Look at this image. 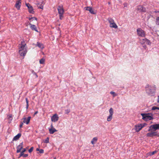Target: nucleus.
<instances>
[{"mask_svg":"<svg viewBox=\"0 0 159 159\" xmlns=\"http://www.w3.org/2000/svg\"><path fill=\"white\" fill-rule=\"evenodd\" d=\"M49 133L51 134H53L55 132L57 131L55 128H50L49 129Z\"/></svg>","mask_w":159,"mask_h":159,"instance_id":"nucleus-20","label":"nucleus"},{"mask_svg":"<svg viewBox=\"0 0 159 159\" xmlns=\"http://www.w3.org/2000/svg\"><path fill=\"white\" fill-rule=\"evenodd\" d=\"M110 93L113 95V97L116 96L117 95V94L115 92L113 91H111L110 92Z\"/></svg>","mask_w":159,"mask_h":159,"instance_id":"nucleus-26","label":"nucleus"},{"mask_svg":"<svg viewBox=\"0 0 159 159\" xmlns=\"http://www.w3.org/2000/svg\"><path fill=\"white\" fill-rule=\"evenodd\" d=\"M29 24L30 26V28L32 30H35L37 32H38L37 28L35 25H32L30 23Z\"/></svg>","mask_w":159,"mask_h":159,"instance_id":"nucleus-17","label":"nucleus"},{"mask_svg":"<svg viewBox=\"0 0 159 159\" xmlns=\"http://www.w3.org/2000/svg\"><path fill=\"white\" fill-rule=\"evenodd\" d=\"M38 113V111H35L34 114V116L35 115L37 114V113Z\"/></svg>","mask_w":159,"mask_h":159,"instance_id":"nucleus-47","label":"nucleus"},{"mask_svg":"<svg viewBox=\"0 0 159 159\" xmlns=\"http://www.w3.org/2000/svg\"><path fill=\"white\" fill-rule=\"evenodd\" d=\"M137 10L140 12H145L146 11V8L141 5H139L137 7Z\"/></svg>","mask_w":159,"mask_h":159,"instance_id":"nucleus-5","label":"nucleus"},{"mask_svg":"<svg viewBox=\"0 0 159 159\" xmlns=\"http://www.w3.org/2000/svg\"><path fill=\"white\" fill-rule=\"evenodd\" d=\"M25 100L26 101V109H27L29 107V102L28 100V99L27 98H25Z\"/></svg>","mask_w":159,"mask_h":159,"instance_id":"nucleus-32","label":"nucleus"},{"mask_svg":"<svg viewBox=\"0 0 159 159\" xmlns=\"http://www.w3.org/2000/svg\"><path fill=\"white\" fill-rule=\"evenodd\" d=\"M23 42L25 43V41H22L21 43L19 44V45H20L19 47V49H20L19 50H24L26 49V48H25L26 44L25 43L23 44Z\"/></svg>","mask_w":159,"mask_h":159,"instance_id":"nucleus-11","label":"nucleus"},{"mask_svg":"<svg viewBox=\"0 0 159 159\" xmlns=\"http://www.w3.org/2000/svg\"><path fill=\"white\" fill-rule=\"evenodd\" d=\"M38 7L39 8L43 9V6L39 3H38Z\"/></svg>","mask_w":159,"mask_h":159,"instance_id":"nucleus-33","label":"nucleus"},{"mask_svg":"<svg viewBox=\"0 0 159 159\" xmlns=\"http://www.w3.org/2000/svg\"><path fill=\"white\" fill-rule=\"evenodd\" d=\"M34 74L36 75V77H38V76L37 75L36 73H34Z\"/></svg>","mask_w":159,"mask_h":159,"instance_id":"nucleus-51","label":"nucleus"},{"mask_svg":"<svg viewBox=\"0 0 159 159\" xmlns=\"http://www.w3.org/2000/svg\"><path fill=\"white\" fill-rule=\"evenodd\" d=\"M97 140L98 138L97 137H94L93 139L91 141V143L93 144H94L97 141Z\"/></svg>","mask_w":159,"mask_h":159,"instance_id":"nucleus-23","label":"nucleus"},{"mask_svg":"<svg viewBox=\"0 0 159 159\" xmlns=\"http://www.w3.org/2000/svg\"><path fill=\"white\" fill-rule=\"evenodd\" d=\"M13 159H15V158H13Z\"/></svg>","mask_w":159,"mask_h":159,"instance_id":"nucleus-58","label":"nucleus"},{"mask_svg":"<svg viewBox=\"0 0 159 159\" xmlns=\"http://www.w3.org/2000/svg\"><path fill=\"white\" fill-rule=\"evenodd\" d=\"M23 123H24L23 122H21L20 123V128H21L22 127L23 125Z\"/></svg>","mask_w":159,"mask_h":159,"instance_id":"nucleus-42","label":"nucleus"},{"mask_svg":"<svg viewBox=\"0 0 159 159\" xmlns=\"http://www.w3.org/2000/svg\"><path fill=\"white\" fill-rule=\"evenodd\" d=\"M143 47H146V46H145H145H143Z\"/></svg>","mask_w":159,"mask_h":159,"instance_id":"nucleus-55","label":"nucleus"},{"mask_svg":"<svg viewBox=\"0 0 159 159\" xmlns=\"http://www.w3.org/2000/svg\"><path fill=\"white\" fill-rule=\"evenodd\" d=\"M57 159L56 157H55L54 158V159Z\"/></svg>","mask_w":159,"mask_h":159,"instance_id":"nucleus-54","label":"nucleus"},{"mask_svg":"<svg viewBox=\"0 0 159 159\" xmlns=\"http://www.w3.org/2000/svg\"><path fill=\"white\" fill-rule=\"evenodd\" d=\"M145 89L146 92L148 95H152L153 94L154 91L152 89V86L148 84L146 85Z\"/></svg>","mask_w":159,"mask_h":159,"instance_id":"nucleus-2","label":"nucleus"},{"mask_svg":"<svg viewBox=\"0 0 159 159\" xmlns=\"http://www.w3.org/2000/svg\"><path fill=\"white\" fill-rule=\"evenodd\" d=\"M23 152H20V153L19 155V156L18 157V158H20L21 157L23 156Z\"/></svg>","mask_w":159,"mask_h":159,"instance_id":"nucleus-36","label":"nucleus"},{"mask_svg":"<svg viewBox=\"0 0 159 159\" xmlns=\"http://www.w3.org/2000/svg\"><path fill=\"white\" fill-rule=\"evenodd\" d=\"M33 149H34V147H31V148H30V149H29V150H28L29 152L30 153H31V152H32V151L33 150Z\"/></svg>","mask_w":159,"mask_h":159,"instance_id":"nucleus-35","label":"nucleus"},{"mask_svg":"<svg viewBox=\"0 0 159 159\" xmlns=\"http://www.w3.org/2000/svg\"><path fill=\"white\" fill-rule=\"evenodd\" d=\"M158 97H159V95L158 96Z\"/></svg>","mask_w":159,"mask_h":159,"instance_id":"nucleus-57","label":"nucleus"},{"mask_svg":"<svg viewBox=\"0 0 159 159\" xmlns=\"http://www.w3.org/2000/svg\"><path fill=\"white\" fill-rule=\"evenodd\" d=\"M156 24L159 25V17H157L156 21Z\"/></svg>","mask_w":159,"mask_h":159,"instance_id":"nucleus-29","label":"nucleus"},{"mask_svg":"<svg viewBox=\"0 0 159 159\" xmlns=\"http://www.w3.org/2000/svg\"><path fill=\"white\" fill-rule=\"evenodd\" d=\"M112 115H109V116L107 117V120L108 121H111L112 120Z\"/></svg>","mask_w":159,"mask_h":159,"instance_id":"nucleus-25","label":"nucleus"},{"mask_svg":"<svg viewBox=\"0 0 159 159\" xmlns=\"http://www.w3.org/2000/svg\"><path fill=\"white\" fill-rule=\"evenodd\" d=\"M109 113H110V115H113V109H112V108H111L109 109Z\"/></svg>","mask_w":159,"mask_h":159,"instance_id":"nucleus-28","label":"nucleus"},{"mask_svg":"<svg viewBox=\"0 0 159 159\" xmlns=\"http://www.w3.org/2000/svg\"><path fill=\"white\" fill-rule=\"evenodd\" d=\"M26 148H23V150H22V152L23 153H24L26 151Z\"/></svg>","mask_w":159,"mask_h":159,"instance_id":"nucleus-45","label":"nucleus"},{"mask_svg":"<svg viewBox=\"0 0 159 159\" xmlns=\"http://www.w3.org/2000/svg\"><path fill=\"white\" fill-rule=\"evenodd\" d=\"M44 142L46 143H49V138L47 137L44 141Z\"/></svg>","mask_w":159,"mask_h":159,"instance_id":"nucleus-30","label":"nucleus"},{"mask_svg":"<svg viewBox=\"0 0 159 159\" xmlns=\"http://www.w3.org/2000/svg\"><path fill=\"white\" fill-rule=\"evenodd\" d=\"M19 53L20 56L24 57L26 54L27 51L26 49L24 50H19Z\"/></svg>","mask_w":159,"mask_h":159,"instance_id":"nucleus-13","label":"nucleus"},{"mask_svg":"<svg viewBox=\"0 0 159 159\" xmlns=\"http://www.w3.org/2000/svg\"><path fill=\"white\" fill-rule=\"evenodd\" d=\"M110 26L111 27L114 28L115 29H116L118 28L117 25L114 22L112 23H111V24H110Z\"/></svg>","mask_w":159,"mask_h":159,"instance_id":"nucleus-21","label":"nucleus"},{"mask_svg":"<svg viewBox=\"0 0 159 159\" xmlns=\"http://www.w3.org/2000/svg\"><path fill=\"white\" fill-rule=\"evenodd\" d=\"M142 128L141 124H138L134 126L135 130L137 132H139Z\"/></svg>","mask_w":159,"mask_h":159,"instance_id":"nucleus-10","label":"nucleus"},{"mask_svg":"<svg viewBox=\"0 0 159 159\" xmlns=\"http://www.w3.org/2000/svg\"><path fill=\"white\" fill-rule=\"evenodd\" d=\"M39 149H39V148H37L36 149V150L37 151H39Z\"/></svg>","mask_w":159,"mask_h":159,"instance_id":"nucleus-50","label":"nucleus"},{"mask_svg":"<svg viewBox=\"0 0 159 159\" xmlns=\"http://www.w3.org/2000/svg\"><path fill=\"white\" fill-rule=\"evenodd\" d=\"M137 32L138 36L142 37H144L145 36V32L141 28H138Z\"/></svg>","mask_w":159,"mask_h":159,"instance_id":"nucleus-4","label":"nucleus"},{"mask_svg":"<svg viewBox=\"0 0 159 159\" xmlns=\"http://www.w3.org/2000/svg\"><path fill=\"white\" fill-rule=\"evenodd\" d=\"M156 152H157V151H154L152 152H151V155H152L154 154H155L156 153Z\"/></svg>","mask_w":159,"mask_h":159,"instance_id":"nucleus-44","label":"nucleus"},{"mask_svg":"<svg viewBox=\"0 0 159 159\" xmlns=\"http://www.w3.org/2000/svg\"><path fill=\"white\" fill-rule=\"evenodd\" d=\"M157 109H158V110H159V107H157Z\"/></svg>","mask_w":159,"mask_h":159,"instance_id":"nucleus-53","label":"nucleus"},{"mask_svg":"<svg viewBox=\"0 0 159 159\" xmlns=\"http://www.w3.org/2000/svg\"><path fill=\"white\" fill-rule=\"evenodd\" d=\"M43 2H41L42 4L43 3Z\"/></svg>","mask_w":159,"mask_h":159,"instance_id":"nucleus-56","label":"nucleus"},{"mask_svg":"<svg viewBox=\"0 0 159 159\" xmlns=\"http://www.w3.org/2000/svg\"><path fill=\"white\" fill-rule=\"evenodd\" d=\"M157 132H153L148 133L146 136L148 137H153L154 136H158V134Z\"/></svg>","mask_w":159,"mask_h":159,"instance_id":"nucleus-6","label":"nucleus"},{"mask_svg":"<svg viewBox=\"0 0 159 159\" xmlns=\"http://www.w3.org/2000/svg\"><path fill=\"white\" fill-rule=\"evenodd\" d=\"M45 59L43 58L41 59L39 61L40 63L41 64H43L44 63Z\"/></svg>","mask_w":159,"mask_h":159,"instance_id":"nucleus-27","label":"nucleus"},{"mask_svg":"<svg viewBox=\"0 0 159 159\" xmlns=\"http://www.w3.org/2000/svg\"><path fill=\"white\" fill-rule=\"evenodd\" d=\"M21 133L18 134L17 135L15 136L13 138V141H16L18 140L19 139V138L21 137Z\"/></svg>","mask_w":159,"mask_h":159,"instance_id":"nucleus-18","label":"nucleus"},{"mask_svg":"<svg viewBox=\"0 0 159 159\" xmlns=\"http://www.w3.org/2000/svg\"><path fill=\"white\" fill-rule=\"evenodd\" d=\"M23 146H18L16 148L17 153L20 152H21V149H23Z\"/></svg>","mask_w":159,"mask_h":159,"instance_id":"nucleus-22","label":"nucleus"},{"mask_svg":"<svg viewBox=\"0 0 159 159\" xmlns=\"http://www.w3.org/2000/svg\"><path fill=\"white\" fill-rule=\"evenodd\" d=\"M23 142H22V143H20L18 146H20V147L23 146Z\"/></svg>","mask_w":159,"mask_h":159,"instance_id":"nucleus-46","label":"nucleus"},{"mask_svg":"<svg viewBox=\"0 0 159 159\" xmlns=\"http://www.w3.org/2000/svg\"><path fill=\"white\" fill-rule=\"evenodd\" d=\"M21 3V2H20L19 1H16V4H15V7L17 9H20V4Z\"/></svg>","mask_w":159,"mask_h":159,"instance_id":"nucleus-19","label":"nucleus"},{"mask_svg":"<svg viewBox=\"0 0 159 159\" xmlns=\"http://www.w3.org/2000/svg\"><path fill=\"white\" fill-rule=\"evenodd\" d=\"M34 19L36 20H37V18L35 17H29V20H31V19Z\"/></svg>","mask_w":159,"mask_h":159,"instance_id":"nucleus-39","label":"nucleus"},{"mask_svg":"<svg viewBox=\"0 0 159 159\" xmlns=\"http://www.w3.org/2000/svg\"><path fill=\"white\" fill-rule=\"evenodd\" d=\"M70 110L68 109L65 110V113L66 114H68L70 112Z\"/></svg>","mask_w":159,"mask_h":159,"instance_id":"nucleus-34","label":"nucleus"},{"mask_svg":"<svg viewBox=\"0 0 159 159\" xmlns=\"http://www.w3.org/2000/svg\"><path fill=\"white\" fill-rule=\"evenodd\" d=\"M21 0H18V1H19L20 2H21Z\"/></svg>","mask_w":159,"mask_h":159,"instance_id":"nucleus-52","label":"nucleus"},{"mask_svg":"<svg viewBox=\"0 0 159 159\" xmlns=\"http://www.w3.org/2000/svg\"><path fill=\"white\" fill-rule=\"evenodd\" d=\"M39 151L40 153H43L44 152V150L43 149H40Z\"/></svg>","mask_w":159,"mask_h":159,"instance_id":"nucleus-38","label":"nucleus"},{"mask_svg":"<svg viewBox=\"0 0 159 159\" xmlns=\"http://www.w3.org/2000/svg\"><path fill=\"white\" fill-rule=\"evenodd\" d=\"M142 119L146 121L152 120L153 119V114L151 113H141Z\"/></svg>","mask_w":159,"mask_h":159,"instance_id":"nucleus-1","label":"nucleus"},{"mask_svg":"<svg viewBox=\"0 0 159 159\" xmlns=\"http://www.w3.org/2000/svg\"><path fill=\"white\" fill-rule=\"evenodd\" d=\"M153 129V131H155L157 129H159V124H156L154 125H151L149 128L148 131H152V129Z\"/></svg>","mask_w":159,"mask_h":159,"instance_id":"nucleus-3","label":"nucleus"},{"mask_svg":"<svg viewBox=\"0 0 159 159\" xmlns=\"http://www.w3.org/2000/svg\"><path fill=\"white\" fill-rule=\"evenodd\" d=\"M31 117L30 116H29L27 118L25 117L23 118L22 120H23V122L26 123V124H28L31 119Z\"/></svg>","mask_w":159,"mask_h":159,"instance_id":"nucleus-8","label":"nucleus"},{"mask_svg":"<svg viewBox=\"0 0 159 159\" xmlns=\"http://www.w3.org/2000/svg\"><path fill=\"white\" fill-rule=\"evenodd\" d=\"M59 18L60 20H62V18L63 17V14H59Z\"/></svg>","mask_w":159,"mask_h":159,"instance_id":"nucleus-37","label":"nucleus"},{"mask_svg":"<svg viewBox=\"0 0 159 159\" xmlns=\"http://www.w3.org/2000/svg\"><path fill=\"white\" fill-rule=\"evenodd\" d=\"M107 20L110 23V24H111V23H112L114 22V21L113 20V19L111 18H108L107 19Z\"/></svg>","mask_w":159,"mask_h":159,"instance_id":"nucleus-24","label":"nucleus"},{"mask_svg":"<svg viewBox=\"0 0 159 159\" xmlns=\"http://www.w3.org/2000/svg\"><path fill=\"white\" fill-rule=\"evenodd\" d=\"M157 102L158 103H159V97H158L157 100Z\"/></svg>","mask_w":159,"mask_h":159,"instance_id":"nucleus-49","label":"nucleus"},{"mask_svg":"<svg viewBox=\"0 0 159 159\" xmlns=\"http://www.w3.org/2000/svg\"><path fill=\"white\" fill-rule=\"evenodd\" d=\"M59 119V117L58 115L57 114H54L51 118V120L54 122L57 121Z\"/></svg>","mask_w":159,"mask_h":159,"instance_id":"nucleus-9","label":"nucleus"},{"mask_svg":"<svg viewBox=\"0 0 159 159\" xmlns=\"http://www.w3.org/2000/svg\"><path fill=\"white\" fill-rule=\"evenodd\" d=\"M157 107L155 106H153L152 107V110H154L156 109H157Z\"/></svg>","mask_w":159,"mask_h":159,"instance_id":"nucleus-40","label":"nucleus"},{"mask_svg":"<svg viewBox=\"0 0 159 159\" xmlns=\"http://www.w3.org/2000/svg\"><path fill=\"white\" fill-rule=\"evenodd\" d=\"M141 125V127H142V128L144 127L146 125H147V124L146 123L143 124H140Z\"/></svg>","mask_w":159,"mask_h":159,"instance_id":"nucleus-43","label":"nucleus"},{"mask_svg":"<svg viewBox=\"0 0 159 159\" xmlns=\"http://www.w3.org/2000/svg\"><path fill=\"white\" fill-rule=\"evenodd\" d=\"M141 43L142 44L146 43L148 45H150L151 44V43L150 40L147 39H143L141 41Z\"/></svg>","mask_w":159,"mask_h":159,"instance_id":"nucleus-12","label":"nucleus"},{"mask_svg":"<svg viewBox=\"0 0 159 159\" xmlns=\"http://www.w3.org/2000/svg\"><path fill=\"white\" fill-rule=\"evenodd\" d=\"M57 10L59 14H63L64 10L61 6H59L57 8Z\"/></svg>","mask_w":159,"mask_h":159,"instance_id":"nucleus-14","label":"nucleus"},{"mask_svg":"<svg viewBox=\"0 0 159 159\" xmlns=\"http://www.w3.org/2000/svg\"><path fill=\"white\" fill-rule=\"evenodd\" d=\"M86 10L87 11H89V12L93 14H95L96 13L94 12V11L92 7H86Z\"/></svg>","mask_w":159,"mask_h":159,"instance_id":"nucleus-15","label":"nucleus"},{"mask_svg":"<svg viewBox=\"0 0 159 159\" xmlns=\"http://www.w3.org/2000/svg\"><path fill=\"white\" fill-rule=\"evenodd\" d=\"M51 128H54L53 127V125H52V124L51 125Z\"/></svg>","mask_w":159,"mask_h":159,"instance_id":"nucleus-48","label":"nucleus"},{"mask_svg":"<svg viewBox=\"0 0 159 159\" xmlns=\"http://www.w3.org/2000/svg\"><path fill=\"white\" fill-rule=\"evenodd\" d=\"M28 156V154H24V153H23V157H27Z\"/></svg>","mask_w":159,"mask_h":159,"instance_id":"nucleus-41","label":"nucleus"},{"mask_svg":"<svg viewBox=\"0 0 159 159\" xmlns=\"http://www.w3.org/2000/svg\"><path fill=\"white\" fill-rule=\"evenodd\" d=\"M26 6L28 7L29 10V11L30 13L33 14L34 13V11H33L32 7L30 4L29 3H26Z\"/></svg>","mask_w":159,"mask_h":159,"instance_id":"nucleus-7","label":"nucleus"},{"mask_svg":"<svg viewBox=\"0 0 159 159\" xmlns=\"http://www.w3.org/2000/svg\"><path fill=\"white\" fill-rule=\"evenodd\" d=\"M35 46L36 47H38L42 49H43L44 48L43 44L39 42H37V43L35 45Z\"/></svg>","mask_w":159,"mask_h":159,"instance_id":"nucleus-16","label":"nucleus"},{"mask_svg":"<svg viewBox=\"0 0 159 159\" xmlns=\"http://www.w3.org/2000/svg\"><path fill=\"white\" fill-rule=\"evenodd\" d=\"M7 118L10 120H11L12 119V115L11 114L7 116Z\"/></svg>","mask_w":159,"mask_h":159,"instance_id":"nucleus-31","label":"nucleus"}]
</instances>
